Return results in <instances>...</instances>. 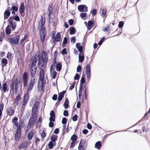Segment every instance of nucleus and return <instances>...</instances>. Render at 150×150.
I'll list each match as a JSON object with an SVG mask.
<instances>
[{"label": "nucleus", "instance_id": "1", "mask_svg": "<svg viewBox=\"0 0 150 150\" xmlns=\"http://www.w3.org/2000/svg\"><path fill=\"white\" fill-rule=\"evenodd\" d=\"M20 81L17 78H16L13 81H12L10 85V91L12 90L13 93H14V91H15V93L17 94V92L18 91V88L20 84Z\"/></svg>", "mask_w": 150, "mask_h": 150}, {"label": "nucleus", "instance_id": "2", "mask_svg": "<svg viewBox=\"0 0 150 150\" xmlns=\"http://www.w3.org/2000/svg\"><path fill=\"white\" fill-rule=\"evenodd\" d=\"M8 39L11 44L17 45L19 42L20 36L18 35H16L15 38L13 37H11L8 38Z\"/></svg>", "mask_w": 150, "mask_h": 150}, {"label": "nucleus", "instance_id": "3", "mask_svg": "<svg viewBox=\"0 0 150 150\" xmlns=\"http://www.w3.org/2000/svg\"><path fill=\"white\" fill-rule=\"evenodd\" d=\"M40 40L43 43L45 39L46 35V29L44 27L42 30H39Z\"/></svg>", "mask_w": 150, "mask_h": 150}, {"label": "nucleus", "instance_id": "4", "mask_svg": "<svg viewBox=\"0 0 150 150\" xmlns=\"http://www.w3.org/2000/svg\"><path fill=\"white\" fill-rule=\"evenodd\" d=\"M37 79L35 78L33 79H31L30 80L29 85H28V88L27 89V91H31L34 85V84L36 81Z\"/></svg>", "mask_w": 150, "mask_h": 150}, {"label": "nucleus", "instance_id": "5", "mask_svg": "<svg viewBox=\"0 0 150 150\" xmlns=\"http://www.w3.org/2000/svg\"><path fill=\"white\" fill-rule=\"evenodd\" d=\"M22 79L23 86L25 87L27 86L28 79V75L26 72H25L23 73L22 76Z\"/></svg>", "mask_w": 150, "mask_h": 150}, {"label": "nucleus", "instance_id": "6", "mask_svg": "<svg viewBox=\"0 0 150 150\" xmlns=\"http://www.w3.org/2000/svg\"><path fill=\"white\" fill-rule=\"evenodd\" d=\"M78 9L80 12H87L88 7L85 5H80L78 6Z\"/></svg>", "mask_w": 150, "mask_h": 150}, {"label": "nucleus", "instance_id": "7", "mask_svg": "<svg viewBox=\"0 0 150 150\" xmlns=\"http://www.w3.org/2000/svg\"><path fill=\"white\" fill-rule=\"evenodd\" d=\"M44 79V76L39 75V79L38 81V88L42 87V88L43 86V81Z\"/></svg>", "mask_w": 150, "mask_h": 150}, {"label": "nucleus", "instance_id": "8", "mask_svg": "<svg viewBox=\"0 0 150 150\" xmlns=\"http://www.w3.org/2000/svg\"><path fill=\"white\" fill-rule=\"evenodd\" d=\"M45 22V17L43 18L42 16H41V18L40 20V24H39V28L41 30H42L44 27V25Z\"/></svg>", "mask_w": 150, "mask_h": 150}, {"label": "nucleus", "instance_id": "9", "mask_svg": "<svg viewBox=\"0 0 150 150\" xmlns=\"http://www.w3.org/2000/svg\"><path fill=\"white\" fill-rule=\"evenodd\" d=\"M41 58L42 61L44 63H46L48 60V56L46 52L45 51H43L42 55Z\"/></svg>", "mask_w": 150, "mask_h": 150}, {"label": "nucleus", "instance_id": "10", "mask_svg": "<svg viewBox=\"0 0 150 150\" xmlns=\"http://www.w3.org/2000/svg\"><path fill=\"white\" fill-rule=\"evenodd\" d=\"M52 39H54V41L55 42H59L61 39V37L60 36V33H58L56 34V37L53 35L52 36Z\"/></svg>", "mask_w": 150, "mask_h": 150}, {"label": "nucleus", "instance_id": "11", "mask_svg": "<svg viewBox=\"0 0 150 150\" xmlns=\"http://www.w3.org/2000/svg\"><path fill=\"white\" fill-rule=\"evenodd\" d=\"M66 93L65 91H63L62 92L59 93L58 100L59 102L61 101L62 99L64 98L65 94Z\"/></svg>", "mask_w": 150, "mask_h": 150}, {"label": "nucleus", "instance_id": "12", "mask_svg": "<svg viewBox=\"0 0 150 150\" xmlns=\"http://www.w3.org/2000/svg\"><path fill=\"white\" fill-rule=\"evenodd\" d=\"M38 105L39 103L35 101L32 108V113H33V112H37L38 106Z\"/></svg>", "mask_w": 150, "mask_h": 150}, {"label": "nucleus", "instance_id": "13", "mask_svg": "<svg viewBox=\"0 0 150 150\" xmlns=\"http://www.w3.org/2000/svg\"><path fill=\"white\" fill-rule=\"evenodd\" d=\"M80 43H77L76 44V47L78 49V51L80 52V54H83V46H80Z\"/></svg>", "mask_w": 150, "mask_h": 150}, {"label": "nucleus", "instance_id": "14", "mask_svg": "<svg viewBox=\"0 0 150 150\" xmlns=\"http://www.w3.org/2000/svg\"><path fill=\"white\" fill-rule=\"evenodd\" d=\"M11 12L8 9H6L4 13V19L5 20L7 19L10 16Z\"/></svg>", "mask_w": 150, "mask_h": 150}, {"label": "nucleus", "instance_id": "15", "mask_svg": "<svg viewBox=\"0 0 150 150\" xmlns=\"http://www.w3.org/2000/svg\"><path fill=\"white\" fill-rule=\"evenodd\" d=\"M94 25L93 21L92 20L89 21L88 22V23L86 26L87 28L89 30H90Z\"/></svg>", "mask_w": 150, "mask_h": 150}, {"label": "nucleus", "instance_id": "16", "mask_svg": "<svg viewBox=\"0 0 150 150\" xmlns=\"http://www.w3.org/2000/svg\"><path fill=\"white\" fill-rule=\"evenodd\" d=\"M9 25H10L13 30L14 31L16 27V22L12 21L8 22Z\"/></svg>", "mask_w": 150, "mask_h": 150}, {"label": "nucleus", "instance_id": "17", "mask_svg": "<svg viewBox=\"0 0 150 150\" xmlns=\"http://www.w3.org/2000/svg\"><path fill=\"white\" fill-rule=\"evenodd\" d=\"M77 138V136L75 134L73 135L71 137V139L72 140L71 144H74L76 142Z\"/></svg>", "mask_w": 150, "mask_h": 150}, {"label": "nucleus", "instance_id": "18", "mask_svg": "<svg viewBox=\"0 0 150 150\" xmlns=\"http://www.w3.org/2000/svg\"><path fill=\"white\" fill-rule=\"evenodd\" d=\"M101 146L102 144L101 142L98 141L95 143V147L98 149H100L101 148Z\"/></svg>", "mask_w": 150, "mask_h": 150}, {"label": "nucleus", "instance_id": "19", "mask_svg": "<svg viewBox=\"0 0 150 150\" xmlns=\"http://www.w3.org/2000/svg\"><path fill=\"white\" fill-rule=\"evenodd\" d=\"M62 68V64L60 62H58L56 65V70L58 71H60Z\"/></svg>", "mask_w": 150, "mask_h": 150}, {"label": "nucleus", "instance_id": "20", "mask_svg": "<svg viewBox=\"0 0 150 150\" xmlns=\"http://www.w3.org/2000/svg\"><path fill=\"white\" fill-rule=\"evenodd\" d=\"M69 29V34L70 35H74L76 32V30L74 27H71Z\"/></svg>", "mask_w": 150, "mask_h": 150}, {"label": "nucleus", "instance_id": "21", "mask_svg": "<svg viewBox=\"0 0 150 150\" xmlns=\"http://www.w3.org/2000/svg\"><path fill=\"white\" fill-rule=\"evenodd\" d=\"M5 32L7 35H9L11 33V29L10 25H8L5 29Z\"/></svg>", "mask_w": 150, "mask_h": 150}, {"label": "nucleus", "instance_id": "22", "mask_svg": "<svg viewBox=\"0 0 150 150\" xmlns=\"http://www.w3.org/2000/svg\"><path fill=\"white\" fill-rule=\"evenodd\" d=\"M1 63L2 64L1 67L3 68L4 66H6L7 64V60L6 58H4L2 60Z\"/></svg>", "mask_w": 150, "mask_h": 150}, {"label": "nucleus", "instance_id": "23", "mask_svg": "<svg viewBox=\"0 0 150 150\" xmlns=\"http://www.w3.org/2000/svg\"><path fill=\"white\" fill-rule=\"evenodd\" d=\"M82 146H83L86 147L87 146V144L86 141L84 139H81L79 145Z\"/></svg>", "mask_w": 150, "mask_h": 150}, {"label": "nucleus", "instance_id": "24", "mask_svg": "<svg viewBox=\"0 0 150 150\" xmlns=\"http://www.w3.org/2000/svg\"><path fill=\"white\" fill-rule=\"evenodd\" d=\"M37 56H35L33 59V61L31 63V67H34L36 66V64L37 62Z\"/></svg>", "mask_w": 150, "mask_h": 150}, {"label": "nucleus", "instance_id": "25", "mask_svg": "<svg viewBox=\"0 0 150 150\" xmlns=\"http://www.w3.org/2000/svg\"><path fill=\"white\" fill-rule=\"evenodd\" d=\"M36 120L32 119V118H30L29 119L28 125L30 126L34 124L36 122Z\"/></svg>", "mask_w": 150, "mask_h": 150}, {"label": "nucleus", "instance_id": "26", "mask_svg": "<svg viewBox=\"0 0 150 150\" xmlns=\"http://www.w3.org/2000/svg\"><path fill=\"white\" fill-rule=\"evenodd\" d=\"M69 100L67 98L65 99V101L64 104V106L65 109H67L69 107Z\"/></svg>", "mask_w": 150, "mask_h": 150}, {"label": "nucleus", "instance_id": "27", "mask_svg": "<svg viewBox=\"0 0 150 150\" xmlns=\"http://www.w3.org/2000/svg\"><path fill=\"white\" fill-rule=\"evenodd\" d=\"M25 10V9L24 4L23 3H21L20 6L19 11L20 13H22V12H24Z\"/></svg>", "mask_w": 150, "mask_h": 150}, {"label": "nucleus", "instance_id": "28", "mask_svg": "<svg viewBox=\"0 0 150 150\" xmlns=\"http://www.w3.org/2000/svg\"><path fill=\"white\" fill-rule=\"evenodd\" d=\"M85 74H82V76L81 77V80H80V85H81L82 86H83V84L85 83Z\"/></svg>", "mask_w": 150, "mask_h": 150}, {"label": "nucleus", "instance_id": "29", "mask_svg": "<svg viewBox=\"0 0 150 150\" xmlns=\"http://www.w3.org/2000/svg\"><path fill=\"white\" fill-rule=\"evenodd\" d=\"M7 112L9 116L13 115L14 113V110L11 107L7 110Z\"/></svg>", "mask_w": 150, "mask_h": 150}, {"label": "nucleus", "instance_id": "30", "mask_svg": "<svg viewBox=\"0 0 150 150\" xmlns=\"http://www.w3.org/2000/svg\"><path fill=\"white\" fill-rule=\"evenodd\" d=\"M50 139L51 140L50 142H55L57 139V136L56 135H54L51 136Z\"/></svg>", "mask_w": 150, "mask_h": 150}, {"label": "nucleus", "instance_id": "31", "mask_svg": "<svg viewBox=\"0 0 150 150\" xmlns=\"http://www.w3.org/2000/svg\"><path fill=\"white\" fill-rule=\"evenodd\" d=\"M27 144L26 143L22 142L21 144L18 146V149H21L24 148H27Z\"/></svg>", "mask_w": 150, "mask_h": 150}, {"label": "nucleus", "instance_id": "32", "mask_svg": "<svg viewBox=\"0 0 150 150\" xmlns=\"http://www.w3.org/2000/svg\"><path fill=\"white\" fill-rule=\"evenodd\" d=\"M34 135V133L32 131H30L28 133L27 137L29 140H30L33 137Z\"/></svg>", "mask_w": 150, "mask_h": 150}, {"label": "nucleus", "instance_id": "33", "mask_svg": "<svg viewBox=\"0 0 150 150\" xmlns=\"http://www.w3.org/2000/svg\"><path fill=\"white\" fill-rule=\"evenodd\" d=\"M18 119L17 117H14L12 120V122L14 123L16 127H18L19 126L17 122Z\"/></svg>", "mask_w": 150, "mask_h": 150}, {"label": "nucleus", "instance_id": "34", "mask_svg": "<svg viewBox=\"0 0 150 150\" xmlns=\"http://www.w3.org/2000/svg\"><path fill=\"white\" fill-rule=\"evenodd\" d=\"M81 54H81H79V62H83L84 59V57L83 56V53Z\"/></svg>", "mask_w": 150, "mask_h": 150}, {"label": "nucleus", "instance_id": "35", "mask_svg": "<svg viewBox=\"0 0 150 150\" xmlns=\"http://www.w3.org/2000/svg\"><path fill=\"white\" fill-rule=\"evenodd\" d=\"M4 104L3 103H0V120L1 119L2 115V111L3 110Z\"/></svg>", "mask_w": 150, "mask_h": 150}, {"label": "nucleus", "instance_id": "36", "mask_svg": "<svg viewBox=\"0 0 150 150\" xmlns=\"http://www.w3.org/2000/svg\"><path fill=\"white\" fill-rule=\"evenodd\" d=\"M82 86L81 85H80L79 86V91L78 96L79 98V100L81 99V94H82Z\"/></svg>", "mask_w": 150, "mask_h": 150}, {"label": "nucleus", "instance_id": "37", "mask_svg": "<svg viewBox=\"0 0 150 150\" xmlns=\"http://www.w3.org/2000/svg\"><path fill=\"white\" fill-rule=\"evenodd\" d=\"M2 89L4 93H5L7 90V86L6 83H3L2 84Z\"/></svg>", "mask_w": 150, "mask_h": 150}, {"label": "nucleus", "instance_id": "38", "mask_svg": "<svg viewBox=\"0 0 150 150\" xmlns=\"http://www.w3.org/2000/svg\"><path fill=\"white\" fill-rule=\"evenodd\" d=\"M67 42V38L66 37H65L63 39L62 42V47H65V45Z\"/></svg>", "mask_w": 150, "mask_h": 150}, {"label": "nucleus", "instance_id": "39", "mask_svg": "<svg viewBox=\"0 0 150 150\" xmlns=\"http://www.w3.org/2000/svg\"><path fill=\"white\" fill-rule=\"evenodd\" d=\"M55 144V143L54 144V142L50 141L48 145L49 148L50 149H52Z\"/></svg>", "mask_w": 150, "mask_h": 150}, {"label": "nucleus", "instance_id": "40", "mask_svg": "<svg viewBox=\"0 0 150 150\" xmlns=\"http://www.w3.org/2000/svg\"><path fill=\"white\" fill-rule=\"evenodd\" d=\"M17 128L16 132L15 134H20L21 132V125H19V126L18 127H16Z\"/></svg>", "mask_w": 150, "mask_h": 150}, {"label": "nucleus", "instance_id": "41", "mask_svg": "<svg viewBox=\"0 0 150 150\" xmlns=\"http://www.w3.org/2000/svg\"><path fill=\"white\" fill-rule=\"evenodd\" d=\"M86 72H91L90 66L88 64L86 65Z\"/></svg>", "mask_w": 150, "mask_h": 150}, {"label": "nucleus", "instance_id": "42", "mask_svg": "<svg viewBox=\"0 0 150 150\" xmlns=\"http://www.w3.org/2000/svg\"><path fill=\"white\" fill-rule=\"evenodd\" d=\"M105 38L104 37H102L100 40L98 42V45L99 46L101 45L103 42L105 41Z\"/></svg>", "mask_w": 150, "mask_h": 150}, {"label": "nucleus", "instance_id": "43", "mask_svg": "<svg viewBox=\"0 0 150 150\" xmlns=\"http://www.w3.org/2000/svg\"><path fill=\"white\" fill-rule=\"evenodd\" d=\"M37 112H33V113H32V114L30 118H32V119H35L36 120L37 119V116L36 114Z\"/></svg>", "mask_w": 150, "mask_h": 150}, {"label": "nucleus", "instance_id": "44", "mask_svg": "<svg viewBox=\"0 0 150 150\" xmlns=\"http://www.w3.org/2000/svg\"><path fill=\"white\" fill-rule=\"evenodd\" d=\"M29 98V94L28 93H27L24 95L23 98L28 101Z\"/></svg>", "mask_w": 150, "mask_h": 150}, {"label": "nucleus", "instance_id": "45", "mask_svg": "<svg viewBox=\"0 0 150 150\" xmlns=\"http://www.w3.org/2000/svg\"><path fill=\"white\" fill-rule=\"evenodd\" d=\"M18 10V8L15 6H13L11 8V9H10V11L12 10L13 11H17Z\"/></svg>", "mask_w": 150, "mask_h": 150}, {"label": "nucleus", "instance_id": "46", "mask_svg": "<svg viewBox=\"0 0 150 150\" xmlns=\"http://www.w3.org/2000/svg\"><path fill=\"white\" fill-rule=\"evenodd\" d=\"M107 12V11L106 9L104 8L103 9L102 14V17L104 18V17L106 13Z\"/></svg>", "mask_w": 150, "mask_h": 150}, {"label": "nucleus", "instance_id": "47", "mask_svg": "<svg viewBox=\"0 0 150 150\" xmlns=\"http://www.w3.org/2000/svg\"><path fill=\"white\" fill-rule=\"evenodd\" d=\"M87 87H86L84 90V94L85 99L87 100V96L88 94V92H87Z\"/></svg>", "mask_w": 150, "mask_h": 150}, {"label": "nucleus", "instance_id": "48", "mask_svg": "<svg viewBox=\"0 0 150 150\" xmlns=\"http://www.w3.org/2000/svg\"><path fill=\"white\" fill-rule=\"evenodd\" d=\"M21 136V134H15V140L16 141H18L20 138Z\"/></svg>", "mask_w": 150, "mask_h": 150}, {"label": "nucleus", "instance_id": "49", "mask_svg": "<svg viewBox=\"0 0 150 150\" xmlns=\"http://www.w3.org/2000/svg\"><path fill=\"white\" fill-rule=\"evenodd\" d=\"M27 34H25L24 35V36L23 38L21 39L20 41V44L21 45L22 43L23 42L27 39Z\"/></svg>", "mask_w": 150, "mask_h": 150}, {"label": "nucleus", "instance_id": "50", "mask_svg": "<svg viewBox=\"0 0 150 150\" xmlns=\"http://www.w3.org/2000/svg\"><path fill=\"white\" fill-rule=\"evenodd\" d=\"M124 22L123 21H120L118 24V27L120 28H122L123 26Z\"/></svg>", "mask_w": 150, "mask_h": 150}, {"label": "nucleus", "instance_id": "51", "mask_svg": "<svg viewBox=\"0 0 150 150\" xmlns=\"http://www.w3.org/2000/svg\"><path fill=\"white\" fill-rule=\"evenodd\" d=\"M67 119L65 117H64L63 118L62 120V123L63 125H66L67 121Z\"/></svg>", "mask_w": 150, "mask_h": 150}, {"label": "nucleus", "instance_id": "52", "mask_svg": "<svg viewBox=\"0 0 150 150\" xmlns=\"http://www.w3.org/2000/svg\"><path fill=\"white\" fill-rule=\"evenodd\" d=\"M78 149V150H86V147L80 145L79 146Z\"/></svg>", "mask_w": 150, "mask_h": 150}, {"label": "nucleus", "instance_id": "53", "mask_svg": "<svg viewBox=\"0 0 150 150\" xmlns=\"http://www.w3.org/2000/svg\"><path fill=\"white\" fill-rule=\"evenodd\" d=\"M97 12L96 9H94L91 10V13H92L93 16H95Z\"/></svg>", "mask_w": 150, "mask_h": 150}, {"label": "nucleus", "instance_id": "54", "mask_svg": "<svg viewBox=\"0 0 150 150\" xmlns=\"http://www.w3.org/2000/svg\"><path fill=\"white\" fill-rule=\"evenodd\" d=\"M14 20L18 22L20 21V18L17 14L16 15L14 16Z\"/></svg>", "mask_w": 150, "mask_h": 150}, {"label": "nucleus", "instance_id": "55", "mask_svg": "<svg viewBox=\"0 0 150 150\" xmlns=\"http://www.w3.org/2000/svg\"><path fill=\"white\" fill-rule=\"evenodd\" d=\"M87 14L86 13H82L80 14V16L82 18H83L86 16Z\"/></svg>", "mask_w": 150, "mask_h": 150}, {"label": "nucleus", "instance_id": "56", "mask_svg": "<svg viewBox=\"0 0 150 150\" xmlns=\"http://www.w3.org/2000/svg\"><path fill=\"white\" fill-rule=\"evenodd\" d=\"M87 78L88 79H90L91 77V72H86Z\"/></svg>", "mask_w": 150, "mask_h": 150}, {"label": "nucleus", "instance_id": "57", "mask_svg": "<svg viewBox=\"0 0 150 150\" xmlns=\"http://www.w3.org/2000/svg\"><path fill=\"white\" fill-rule=\"evenodd\" d=\"M67 52L66 48H64L62 50L61 54H62L64 55L67 54Z\"/></svg>", "mask_w": 150, "mask_h": 150}, {"label": "nucleus", "instance_id": "58", "mask_svg": "<svg viewBox=\"0 0 150 150\" xmlns=\"http://www.w3.org/2000/svg\"><path fill=\"white\" fill-rule=\"evenodd\" d=\"M80 78V76L79 74L76 73L74 77V79L75 80H78Z\"/></svg>", "mask_w": 150, "mask_h": 150}, {"label": "nucleus", "instance_id": "59", "mask_svg": "<svg viewBox=\"0 0 150 150\" xmlns=\"http://www.w3.org/2000/svg\"><path fill=\"white\" fill-rule=\"evenodd\" d=\"M28 102V100L23 98V100L22 105L24 106H25L27 104Z\"/></svg>", "mask_w": 150, "mask_h": 150}, {"label": "nucleus", "instance_id": "60", "mask_svg": "<svg viewBox=\"0 0 150 150\" xmlns=\"http://www.w3.org/2000/svg\"><path fill=\"white\" fill-rule=\"evenodd\" d=\"M45 74V72L43 69H41L40 70L39 73V75H41V76H44Z\"/></svg>", "mask_w": 150, "mask_h": 150}, {"label": "nucleus", "instance_id": "61", "mask_svg": "<svg viewBox=\"0 0 150 150\" xmlns=\"http://www.w3.org/2000/svg\"><path fill=\"white\" fill-rule=\"evenodd\" d=\"M78 117V116L77 115H74L72 118L73 121L74 122L76 121L77 120Z\"/></svg>", "mask_w": 150, "mask_h": 150}, {"label": "nucleus", "instance_id": "62", "mask_svg": "<svg viewBox=\"0 0 150 150\" xmlns=\"http://www.w3.org/2000/svg\"><path fill=\"white\" fill-rule=\"evenodd\" d=\"M71 41L73 43H75L76 41V39L75 37H73L71 38Z\"/></svg>", "mask_w": 150, "mask_h": 150}, {"label": "nucleus", "instance_id": "63", "mask_svg": "<svg viewBox=\"0 0 150 150\" xmlns=\"http://www.w3.org/2000/svg\"><path fill=\"white\" fill-rule=\"evenodd\" d=\"M81 66L80 65H79L77 67L76 71L77 72H80L81 71Z\"/></svg>", "mask_w": 150, "mask_h": 150}, {"label": "nucleus", "instance_id": "64", "mask_svg": "<svg viewBox=\"0 0 150 150\" xmlns=\"http://www.w3.org/2000/svg\"><path fill=\"white\" fill-rule=\"evenodd\" d=\"M57 73L55 71H53V73L52 75V78L54 79H55L56 77V75H57Z\"/></svg>", "mask_w": 150, "mask_h": 150}]
</instances>
